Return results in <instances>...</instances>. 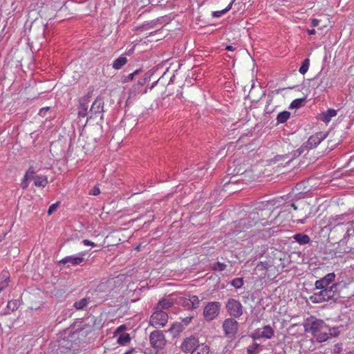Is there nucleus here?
Listing matches in <instances>:
<instances>
[{"label": "nucleus", "mask_w": 354, "mask_h": 354, "mask_svg": "<svg viewBox=\"0 0 354 354\" xmlns=\"http://www.w3.org/2000/svg\"><path fill=\"white\" fill-rule=\"evenodd\" d=\"M338 286L339 283H333L328 288L319 289V291L314 292L309 299L314 304L325 301L335 303L339 298V293L337 291Z\"/></svg>", "instance_id": "nucleus-1"}, {"label": "nucleus", "mask_w": 354, "mask_h": 354, "mask_svg": "<svg viewBox=\"0 0 354 354\" xmlns=\"http://www.w3.org/2000/svg\"><path fill=\"white\" fill-rule=\"evenodd\" d=\"M149 339L151 346L157 350L163 349L167 342L163 332L158 330L151 332Z\"/></svg>", "instance_id": "nucleus-2"}, {"label": "nucleus", "mask_w": 354, "mask_h": 354, "mask_svg": "<svg viewBox=\"0 0 354 354\" xmlns=\"http://www.w3.org/2000/svg\"><path fill=\"white\" fill-rule=\"evenodd\" d=\"M221 306L218 301L208 302L203 309L204 319L207 322L216 319L220 313Z\"/></svg>", "instance_id": "nucleus-3"}, {"label": "nucleus", "mask_w": 354, "mask_h": 354, "mask_svg": "<svg viewBox=\"0 0 354 354\" xmlns=\"http://www.w3.org/2000/svg\"><path fill=\"white\" fill-rule=\"evenodd\" d=\"M168 319L169 317L167 313L162 310L155 309L151 315L149 324L156 328L164 327L167 323Z\"/></svg>", "instance_id": "nucleus-4"}, {"label": "nucleus", "mask_w": 354, "mask_h": 354, "mask_svg": "<svg viewBox=\"0 0 354 354\" xmlns=\"http://www.w3.org/2000/svg\"><path fill=\"white\" fill-rule=\"evenodd\" d=\"M109 286L106 282H101L95 289L91 293L92 301L95 303H99L103 301L108 295Z\"/></svg>", "instance_id": "nucleus-5"}, {"label": "nucleus", "mask_w": 354, "mask_h": 354, "mask_svg": "<svg viewBox=\"0 0 354 354\" xmlns=\"http://www.w3.org/2000/svg\"><path fill=\"white\" fill-rule=\"evenodd\" d=\"M228 313L234 318L240 317L243 313V307L241 302L235 299H229L226 304Z\"/></svg>", "instance_id": "nucleus-6"}, {"label": "nucleus", "mask_w": 354, "mask_h": 354, "mask_svg": "<svg viewBox=\"0 0 354 354\" xmlns=\"http://www.w3.org/2000/svg\"><path fill=\"white\" fill-rule=\"evenodd\" d=\"M306 331H310L312 335H317V333L321 332L322 330H325L328 328L327 325L325 322L319 319H315L312 321H308L307 324H305Z\"/></svg>", "instance_id": "nucleus-7"}, {"label": "nucleus", "mask_w": 354, "mask_h": 354, "mask_svg": "<svg viewBox=\"0 0 354 354\" xmlns=\"http://www.w3.org/2000/svg\"><path fill=\"white\" fill-rule=\"evenodd\" d=\"M339 252L348 253L354 250V236H348L346 233L345 236L338 242Z\"/></svg>", "instance_id": "nucleus-8"}, {"label": "nucleus", "mask_w": 354, "mask_h": 354, "mask_svg": "<svg viewBox=\"0 0 354 354\" xmlns=\"http://www.w3.org/2000/svg\"><path fill=\"white\" fill-rule=\"evenodd\" d=\"M223 328L225 335L233 337L239 329V323L234 318L226 319L223 324Z\"/></svg>", "instance_id": "nucleus-9"}, {"label": "nucleus", "mask_w": 354, "mask_h": 354, "mask_svg": "<svg viewBox=\"0 0 354 354\" xmlns=\"http://www.w3.org/2000/svg\"><path fill=\"white\" fill-rule=\"evenodd\" d=\"M335 274L334 272H330L325 275L324 277L318 279L315 283V289H322L324 288H328L333 283H335Z\"/></svg>", "instance_id": "nucleus-10"}, {"label": "nucleus", "mask_w": 354, "mask_h": 354, "mask_svg": "<svg viewBox=\"0 0 354 354\" xmlns=\"http://www.w3.org/2000/svg\"><path fill=\"white\" fill-rule=\"evenodd\" d=\"M259 219V214L257 212H250L245 218L238 221V225L243 230L248 229L254 225Z\"/></svg>", "instance_id": "nucleus-11"}, {"label": "nucleus", "mask_w": 354, "mask_h": 354, "mask_svg": "<svg viewBox=\"0 0 354 354\" xmlns=\"http://www.w3.org/2000/svg\"><path fill=\"white\" fill-rule=\"evenodd\" d=\"M104 100L101 97H97L95 100L93 102L91 109L89 110V118L97 116L98 114H102L104 112Z\"/></svg>", "instance_id": "nucleus-12"}, {"label": "nucleus", "mask_w": 354, "mask_h": 354, "mask_svg": "<svg viewBox=\"0 0 354 354\" xmlns=\"http://www.w3.org/2000/svg\"><path fill=\"white\" fill-rule=\"evenodd\" d=\"M199 344L200 343L198 339L194 337H189L184 339L180 348L184 353H192Z\"/></svg>", "instance_id": "nucleus-13"}, {"label": "nucleus", "mask_w": 354, "mask_h": 354, "mask_svg": "<svg viewBox=\"0 0 354 354\" xmlns=\"http://www.w3.org/2000/svg\"><path fill=\"white\" fill-rule=\"evenodd\" d=\"M84 261V258L82 254H79L77 256H68L59 261L60 265H66L67 267L71 266L80 265Z\"/></svg>", "instance_id": "nucleus-14"}, {"label": "nucleus", "mask_w": 354, "mask_h": 354, "mask_svg": "<svg viewBox=\"0 0 354 354\" xmlns=\"http://www.w3.org/2000/svg\"><path fill=\"white\" fill-rule=\"evenodd\" d=\"M327 136L325 132H317V133L311 136L306 142L310 149L316 147L322 140Z\"/></svg>", "instance_id": "nucleus-15"}, {"label": "nucleus", "mask_w": 354, "mask_h": 354, "mask_svg": "<svg viewBox=\"0 0 354 354\" xmlns=\"http://www.w3.org/2000/svg\"><path fill=\"white\" fill-rule=\"evenodd\" d=\"M300 212L299 216L302 217V218L298 220V223L304 224L306 222V218L309 217L310 215V205L306 201H301L299 203Z\"/></svg>", "instance_id": "nucleus-16"}, {"label": "nucleus", "mask_w": 354, "mask_h": 354, "mask_svg": "<svg viewBox=\"0 0 354 354\" xmlns=\"http://www.w3.org/2000/svg\"><path fill=\"white\" fill-rule=\"evenodd\" d=\"M73 346V343L71 339H69L68 337H62L58 340V349L62 353H66L71 350Z\"/></svg>", "instance_id": "nucleus-17"}, {"label": "nucleus", "mask_w": 354, "mask_h": 354, "mask_svg": "<svg viewBox=\"0 0 354 354\" xmlns=\"http://www.w3.org/2000/svg\"><path fill=\"white\" fill-rule=\"evenodd\" d=\"M89 101L88 98H83L80 100L78 106V115L84 118L89 114L88 111Z\"/></svg>", "instance_id": "nucleus-18"}, {"label": "nucleus", "mask_w": 354, "mask_h": 354, "mask_svg": "<svg viewBox=\"0 0 354 354\" xmlns=\"http://www.w3.org/2000/svg\"><path fill=\"white\" fill-rule=\"evenodd\" d=\"M91 301H93L91 295H86V297L80 299V301H75L73 304V307L77 310H81L84 309V308L86 307Z\"/></svg>", "instance_id": "nucleus-19"}, {"label": "nucleus", "mask_w": 354, "mask_h": 354, "mask_svg": "<svg viewBox=\"0 0 354 354\" xmlns=\"http://www.w3.org/2000/svg\"><path fill=\"white\" fill-rule=\"evenodd\" d=\"M337 115V111L333 109L327 110L326 112L321 113L319 115V119L325 123L330 121L331 118Z\"/></svg>", "instance_id": "nucleus-20"}, {"label": "nucleus", "mask_w": 354, "mask_h": 354, "mask_svg": "<svg viewBox=\"0 0 354 354\" xmlns=\"http://www.w3.org/2000/svg\"><path fill=\"white\" fill-rule=\"evenodd\" d=\"M174 304V302L169 299H162L158 303L155 309L157 310H167L170 308Z\"/></svg>", "instance_id": "nucleus-21"}, {"label": "nucleus", "mask_w": 354, "mask_h": 354, "mask_svg": "<svg viewBox=\"0 0 354 354\" xmlns=\"http://www.w3.org/2000/svg\"><path fill=\"white\" fill-rule=\"evenodd\" d=\"M292 238L300 245H306L310 241L309 236L304 233L295 234Z\"/></svg>", "instance_id": "nucleus-22"}, {"label": "nucleus", "mask_w": 354, "mask_h": 354, "mask_svg": "<svg viewBox=\"0 0 354 354\" xmlns=\"http://www.w3.org/2000/svg\"><path fill=\"white\" fill-rule=\"evenodd\" d=\"M34 184L37 187H45L48 183V178L46 176H32Z\"/></svg>", "instance_id": "nucleus-23"}, {"label": "nucleus", "mask_w": 354, "mask_h": 354, "mask_svg": "<svg viewBox=\"0 0 354 354\" xmlns=\"http://www.w3.org/2000/svg\"><path fill=\"white\" fill-rule=\"evenodd\" d=\"M209 348L205 344H200L191 353V354H209Z\"/></svg>", "instance_id": "nucleus-24"}, {"label": "nucleus", "mask_w": 354, "mask_h": 354, "mask_svg": "<svg viewBox=\"0 0 354 354\" xmlns=\"http://www.w3.org/2000/svg\"><path fill=\"white\" fill-rule=\"evenodd\" d=\"M261 336L263 338L271 339L274 336V330L269 326H265L261 329Z\"/></svg>", "instance_id": "nucleus-25"}, {"label": "nucleus", "mask_w": 354, "mask_h": 354, "mask_svg": "<svg viewBox=\"0 0 354 354\" xmlns=\"http://www.w3.org/2000/svg\"><path fill=\"white\" fill-rule=\"evenodd\" d=\"M183 324L180 322H176L171 325L169 330L174 336H176L179 335L183 331Z\"/></svg>", "instance_id": "nucleus-26"}, {"label": "nucleus", "mask_w": 354, "mask_h": 354, "mask_svg": "<svg viewBox=\"0 0 354 354\" xmlns=\"http://www.w3.org/2000/svg\"><path fill=\"white\" fill-rule=\"evenodd\" d=\"M127 62V59L124 56H120L118 59H116L113 63V68L119 70L123 66H124Z\"/></svg>", "instance_id": "nucleus-27"}, {"label": "nucleus", "mask_w": 354, "mask_h": 354, "mask_svg": "<svg viewBox=\"0 0 354 354\" xmlns=\"http://www.w3.org/2000/svg\"><path fill=\"white\" fill-rule=\"evenodd\" d=\"M147 80V79L146 77L140 78L138 82V84L131 88V95L134 93V95H136V93H140L142 86L145 84Z\"/></svg>", "instance_id": "nucleus-28"}, {"label": "nucleus", "mask_w": 354, "mask_h": 354, "mask_svg": "<svg viewBox=\"0 0 354 354\" xmlns=\"http://www.w3.org/2000/svg\"><path fill=\"white\" fill-rule=\"evenodd\" d=\"M316 338V341L319 343L324 342L330 339V335L326 331L322 330L317 333V335H314Z\"/></svg>", "instance_id": "nucleus-29"}, {"label": "nucleus", "mask_w": 354, "mask_h": 354, "mask_svg": "<svg viewBox=\"0 0 354 354\" xmlns=\"http://www.w3.org/2000/svg\"><path fill=\"white\" fill-rule=\"evenodd\" d=\"M130 340H131V339H130L129 334H128L127 333H122L119 335L118 339H117V342L120 345H126L127 344H128L130 342Z\"/></svg>", "instance_id": "nucleus-30"}, {"label": "nucleus", "mask_w": 354, "mask_h": 354, "mask_svg": "<svg viewBox=\"0 0 354 354\" xmlns=\"http://www.w3.org/2000/svg\"><path fill=\"white\" fill-rule=\"evenodd\" d=\"M235 2V0H232L231 2L229 3V5L223 10H219V11H214L212 12V15L214 17H221L224 14L227 12L231 8L233 5V3Z\"/></svg>", "instance_id": "nucleus-31"}, {"label": "nucleus", "mask_w": 354, "mask_h": 354, "mask_svg": "<svg viewBox=\"0 0 354 354\" xmlns=\"http://www.w3.org/2000/svg\"><path fill=\"white\" fill-rule=\"evenodd\" d=\"M344 218H345V215L344 214H341V215H337V216H331L329 218V223H330V225H339L340 223H342V221H344Z\"/></svg>", "instance_id": "nucleus-32"}, {"label": "nucleus", "mask_w": 354, "mask_h": 354, "mask_svg": "<svg viewBox=\"0 0 354 354\" xmlns=\"http://www.w3.org/2000/svg\"><path fill=\"white\" fill-rule=\"evenodd\" d=\"M290 113L286 111L279 113L277 115V120L278 123H284L290 118Z\"/></svg>", "instance_id": "nucleus-33"}, {"label": "nucleus", "mask_w": 354, "mask_h": 354, "mask_svg": "<svg viewBox=\"0 0 354 354\" xmlns=\"http://www.w3.org/2000/svg\"><path fill=\"white\" fill-rule=\"evenodd\" d=\"M189 299L190 301V305L192 307V309H196L199 307L200 300L198 297L196 295H189Z\"/></svg>", "instance_id": "nucleus-34"}, {"label": "nucleus", "mask_w": 354, "mask_h": 354, "mask_svg": "<svg viewBox=\"0 0 354 354\" xmlns=\"http://www.w3.org/2000/svg\"><path fill=\"white\" fill-rule=\"evenodd\" d=\"M309 66H310V59L306 58L303 61L302 64L299 69V73L302 75H304L308 71V70L309 68Z\"/></svg>", "instance_id": "nucleus-35"}, {"label": "nucleus", "mask_w": 354, "mask_h": 354, "mask_svg": "<svg viewBox=\"0 0 354 354\" xmlns=\"http://www.w3.org/2000/svg\"><path fill=\"white\" fill-rule=\"evenodd\" d=\"M301 154L299 153V152H298L297 150L296 151H292L291 153L290 154H286L285 156H279V157L277 158V160H279V159H281V158H289L288 161H291L294 159H295L297 157L299 156Z\"/></svg>", "instance_id": "nucleus-36"}, {"label": "nucleus", "mask_w": 354, "mask_h": 354, "mask_svg": "<svg viewBox=\"0 0 354 354\" xmlns=\"http://www.w3.org/2000/svg\"><path fill=\"white\" fill-rule=\"evenodd\" d=\"M260 348V344L257 342H253L247 348V354H255L258 352V349Z\"/></svg>", "instance_id": "nucleus-37"}, {"label": "nucleus", "mask_w": 354, "mask_h": 354, "mask_svg": "<svg viewBox=\"0 0 354 354\" xmlns=\"http://www.w3.org/2000/svg\"><path fill=\"white\" fill-rule=\"evenodd\" d=\"M19 306V301L18 300L10 301L8 304L7 308L12 312L18 309Z\"/></svg>", "instance_id": "nucleus-38"}, {"label": "nucleus", "mask_w": 354, "mask_h": 354, "mask_svg": "<svg viewBox=\"0 0 354 354\" xmlns=\"http://www.w3.org/2000/svg\"><path fill=\"white\" fill-rule=\"evenodd\" d=\"M328 334L330 337H336L340 334V329L339 326L328 328Z\"/></svg>", "instance_id": "nucleus-39"}, {"label": "nucleus", "mask_w": 354, "mask_h": 354, "mask_svg": "<svg viewBox=\"0 0 354 354\" xmlns=\"http://www.w3.org/2000/svg\"><path fill=\"white\" fill-rule=\"evenodd\" d=\"M305 102L304 98L301 99H296L292 102L290 104V108L294 109V108H299L303 103Z\"/></svg>", "instance_id": "nucleus-40"}, {"label": "nucleus", "mask_w": 354, "mask_h": 354, "mask_svg": "<svg viewBox=\"0 0 354 354\" xmlns=\"http://www.w3.org/2000/svg\"><path fill=\"white\" fill-rule=\"evenodd\" d=\"M179 304L187 309H192V306L190 305V301L189 298L187 297H182L179 300Z\"/></svg>", "instance_id": "nucleus-41"}, {"label": "nucleus", "mask_w": 354, "mask_h": 354, "mask_svg": "<svg viewBox=\"0 0 354 354\" xmlns=\"http://www.w3.org/2000/svg\"><path fill=\"white\" fill-rule=\"evenodd\" d=\"M231 284L235 288H240L243 285V280L242 278H236L232 281Z\"/></svg>", "instance_id": "nucleus-42"}, {"label": "nucleus", "mask_w": 354, "mask_h": 354, "mask_svg": "<svg viewBox=\"0 0 354 354\" xmlns=\"http://www.w3.org/2000/svg\"><path fill=\"white\" fill-rule=\"evenodd\" d=\"M226 264L221 262H217L213 266V269L217 271H223L226 268Z\"/></svg>", "instance_id": "nucleus-43"}, {"label": "nucleus", "mask_w": 354, "mask_h": 354, "mask_svg": "<svg viewBox=\"0 0 354 354\" xmlns=\"http://www.w3.org/2000/svg\"><path fill=\"white\" fill-rule=\"evenodd\" d=\"M268 267H269V265L266 261H264V262L261 261L257 263L256 268L259 270L262 271V270H268Z\"/></svg>", "instance_id": "nucleus-44"}, {"label": "nucleus", "mask_w": 354, "mask_h": 354, "mask_svg": "<svg viewBox=\"0 0 354 354\" xmlns=\"http://www.w3.org/2000/svg\"><path fill=\"white\" fill-rule=\"evenodd\" d=\"M140 71V70H136L133 73H130L129 75H128V76H126L124 77V80H123V82H127L128 81H130V80H132L133 77L138 74V73Z\"/></svg>", "instance_id": "nucleus-45"}, {"label": "nucleus", "mask_w": 354, "mask_h": 354, "mask_svg": "<svg viewBox=\"0 0 354 354\" xmlns=\"http://www.w3.org/2000/svg\"><path fill=\"white\" fill-rule=\"evenodd\" d=\"M5 279L0 281V292L4 290L8 286V277L4 275Z\"/></svg>", "instance_id": "nucleus-46"}, {"label": "nucleus", "mask_w": 354, "mask_h": 354, "mask_svg": "<svg viewBox=\"0 0 354 354\" xmlns=\"http://www.w3.org/2000/svg\"><path fill=\"white\" fill-rule=\"evenodd\" d=\"M251 337L253 339H259L263 338V336H261V329L254 330Z\"/></svg>", "instance_id": "nucleus-47"}, {"label": "nucleus", "mask_w": 354, "mask_h": 354, "mask_svg": "<svg viewBox=\"0 0 354 354\" xmlns=\"http://www.w3.org/2000/svg\"><path fill=\"white\" fill-rule=\"evenodd\" d=\"M59 203L57 202L56 203H54V204H52L49 208H48V215H50L52 214L55 211H56L58 205H59Z\"/></svg>", "instance_id": "nucleus-48"}, {"label": "nucleus", "mask_w": 354, "mask_h": 354, "mask_svg": "<svg viewBox=\"0 0 354 354\" xmlns=\"http://www.w3.org/2000/svg\"><path fill=\"white\" fill-rule=\"evenodd\" d=\"M309 149H310L309 148V146L306 143L304 144L303 145H301L297 151L298 152H299L300 154L304 153L306 151H308Z\"/></svg>", "instance_id": "nucleus-49"}, {"label": "nucleus", "mask_w": 354, "mask_h": 354, "mask_svg": "<svg viewBox=\"0 0 354 354\" xmlns=\"http://www.w3.org/2000/svg\"><path fill=\"white\" fill-rule=\"evenodd\" d=\"M192 319H193V316L192 315L187 316V317L182 319V324H183V325L187 326L191 322Z\"/></svg>", "instance_id": "nucleus-50"}, {"label": "nucleus", "mask_w": 354, "mask_h": 354, "mask_svg": "<svg viewBox=\"0 0 354 354\" xmlns=\"http://www.w3.org/2000/svg\"><path fill=\"white\" fill-rule=\"evenodd\" d=\"M50 107L46 106L41 108L39 111V115L41 117H44L46 114V113L49 111Z\"/></svg>", "instance_id": "nucleus-51"}, {"label": "nucleus", "mask_w": 354, "mask_h": 354, "mask_svg": "<svg viewBox=\"0 0 354 354\" xmlns=\"http://www.w3.org/2000/svg\"><path fill=\"white\" fill-rule=\"evenodd\" d=\"M35 174V171L33 169L32 167H30L28 169V170L27 171L26 175H25V178H30L32 177V176Z\"/></svg>", "instance_id": "nucleus-52"}, {"label": "nucleus", "mask_w": 354, "mask_h": 354, "mask_svg": "<svg viewBox=\"0 0 354 354\" xmlns=\"http://www.w3.org/2000/svg\"><path fill=\"white\" fill-rule=\"evenodd\" d=\"M126 326L124 325H121L116 330H115V334H118V333H124V331L126 330Z\"/></svg>", "instance_id": "nucleus-53"}, {"label": "nucleus", "mask_w": 354, "mask_h": 354, "mask_svg": "<svg viewBox=\"0 0 354 354\" xmlns=\"http://www.w3.org/2000/svg\"><path fill=\"white\" fill-rule=\"evenodd\" d=\"M100 194V188L97 186H95L92 190V192L90 193V194H92L93 196H97Z\"/></svg>", "instance_id": "nucleus-54"}, {"label": "nucleus", "mask_w": 354, "mask_h": 354, "mask_svg": "<svg viewBox=\"0 0 354 354\" xmlns=\"http://www.w3.org/2000/svg\"><path fill=\"white\" fill-rule=\"evenodd\" d=\"M82 243L84 245H86V246H88V245H91V246H95V243L89 241V240H87V239H84L82 241Z\"/></svg>", "instance_id": "nucleus-55"}, {"label": "nucleus", "mask_w": 354, "mask_h": 354, "mask_svg": "<svg viewBox=\"0 0 354 354\" xmlns=\"http://www.w3.org/2000/svg\"><path fill=\"white\" fill-rule=\"evenodd\" d=\"M319 20L317 19H312V26H314V27H316L317 26H319Z\"/></svg>", "instance_id": "nucleus-56"}, {"label": "nucleus", "mask_w": 354, "mask_h": 354, "mask_svg": "<svg viewBox=\"0 0 354 354\" xmlns=\"http://www.w3.org/2000/svg\"><path fill=\"white\" fill-rule=\"evenodd\" d=\"M28 178H25V180L21 183V187L23 189H26L27 188L28 185V183L27 182V180Z\"/></svg>", "instance_id": "nucleus-57"}, {"label": "nucleus", "mask_w": 354, "mask_h": 354, "mask_svg": "<svg viewBox=\"0 0 354 354\" xmlns=\"http://www.w3.org/2000/svg\"><path fill=\"white\" fill-rule=\"evenodd\" d=\"M346 233L348 234V236H354V227L353 229L347 230Z\"/></svg>", "instance_id": "nucleus-58"}, {"label": "nucleus", "mask_w": 354, "mask_h": 354, "mask_svg": "<svg viewBox=\"0 0 354 354\" xmlns=\"http://www.w3.org/2000/svg\"><path fill=\"white\" fill-rule=\"evenodd\" d=\"M316 32L315 30V29H311V30H308V33L310 35H315Z\"/></svg>", "instance_id": "nucleus-59"}, {"label": "nucleus", "mask_w": 354, "mask_h": 354, "mask_svg": "<svg viewBox=\"0 0 354 354\" xmlns=\"http://www.w3.org/2000/svg\"><path fill=\"white\" fill-rule=\"evenodd\" d=\"M133 353H135V350L134 349H131L128 351H126L124 354H133Z\"/></svg>", "instance_id": "nucleus-60"}, {"label": "nucleus", "mask_w": 354, "mask_h": 354, "mask_svg": "<svg viewBox=\"0 0 354 354\" xmlns=\"http://www.w3.org/2000/svg\"><path fill=\"white\" fill-rule=\"evenodd\" d=\"M225 49L227 50H230L231 51V50H234V47L232 46H227Z\"/></svg>", "instance_id": "nucleus-61"}, {"label": "nucleus", "mask_w": 354, "mask_h": 354, "mask_svg": "<svg viewBox=\"0 0 354 354\" xmlns=\"http://www.w3.org/2000/svg\"><path fill=\"white\" fill-rule=\"evenodd\" d=\"M291 206L293 207V209H294L295 210H297V209H298V208H299V205H296V204H295V203H292V204H291Z\"/></svg>", "instance_id": "nucleus-62"}, {"label": "nucleus", "mask_w": 354, "mask_h": 354, "mask_svg": "<svg viewBox=\"0 0 354 354\" xmlns=\"http://www.w3.org/2000/svg\"><path fill=\"white\" fill-rule=\"evenodd\" d=\"M3 239V237L1 236H0V241H1Z\"/></svg>", "instance_id": "nucleus-63"}, {"label": "nucleus", "mask_w": 354, "mask_h": 354, "mask_svg": "<svg viewBox=\"0 0 354 354\" xmlns=\"http://www.w3.org/2000/svg\"><path fill=\"white\" fill-rule=\"evenodd\" d=\"M271 101H272V99H270L269 102L268 103L270 104L271 102Z\"/></svg>", "instance_id": "nucleus-64"}]
</instances>
